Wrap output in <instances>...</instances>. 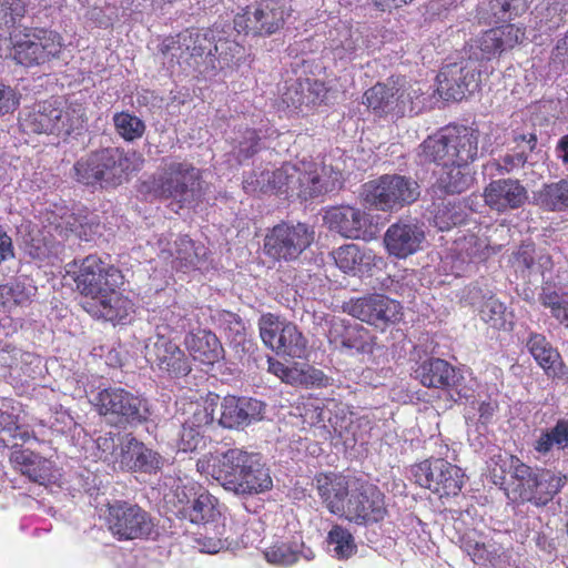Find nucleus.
<instances>
[{
    "instance_id": "10",
    "label": "nucleus",
    "mask_w": 568,
    "mask_h": 568,
    "mask_svg": "<svg viewBox=\"0 0 568 568\" xmlns=\"http://www.w3.org/2000/svg\"><path fill=\"white\" fill-rule=\"evenodd\" d=\"M315 240L314 227L305 223H281L265 236L264 252L277 261H294Z\"/></svg>"
},
{
    "instance_id": "45",
    "label": "nucleus",
    "mask_w": 568,
    "mask_h": 568,
    "mask_svg": "<svg viewBox=\"0 0 568 568\" xmlns=\"http://www.w3.org/2000/svg\"><path fill=\"white\" fill-rule=\"evenodd\" d=\"M466 205L460 200L443 202L434 216V223L440 231L462 224L466 219Z\"/></svg>"
},
{
    "instance_id": "17",
    "label": "nucleus",
    "mask_w": 568,
    "mask_h": 568,
    "mask_svg": "<svg viewBox=\"0 0 568 568\" xmlns=\"http://www.w3.org/2000/svg\"><path fill=\"white\" fill-rule=\"evenodd\" d=\"M284 22L283 6L275 0L263 1L253 10H246L234 19L237 32L268 36L276 32Z\"/></svg>"
},
{
    "instance_id": "33",
    "label": "nucleus",
    "mask_w": 568,
    "mask_h": 568,
    "mask_svg": "<svg viewBox=\"0 0 568 568\" xmlns=\"http://www.w3.org/2000/svg\"><path fill=\"white\" fill-rule=\"evenodd\" d=\"M10 460L21 474L41 485L54 477L52 462L29 449L12 452Z\"/></svg>"
},
{
    "instance_id": "42",
    "label": "nucleus",
    "mask_w": 568,
    "mask_h": 568,
    "mask_svg": "<svg viewBox=\"0 0 568 568\" xmlns=\"http://www.w3.org/2000/svg\"><path fill=\"white\" fill-rule=\"evenodd\" d=\"M326 542L328 551L339 560L348 559L357 551V545L352 532L337 524L333 525L328 531Z\"/></svg>"
},
{
    "instance_id": "49",
    "label": "nucleus",
    "mask_w": 568,
    "mask_h": 568,
    "mask_svg": "<svg viewBox=\"0 0 568 568\" xmlns=\"http://www.w3.org/2000/svg\"><path fill=\"white\" fill-rule=\"evenodd\" d=\"M540 302L544 306L550 308L555 318L568 327V292L558 294L550 287H544Z\"/></svg>"
},
{
    "instance_id": "7",
    "label": "nucleus",
    "mask_w": 568,
    "mask_h": 568,
    "mask_svg": "<svg viewBox=\"0 0 568 568\" xmlns=\"http://www.w3.org/2000/svg\"><path fill=\"white\" fill-rule=\"evenodd\" d=\"M10 40L13 59L26 67L48 62L58 57L63 47L59 33L44 29H16L10 33Z\"/></svg>"
},
{
    "instance_id": "11",
    "label": "nucleus",
    "mask_w": 568,
    "mask_h": 568,
    "mask_svg": "<svg viewBox=\"0 0 568 568\" xmlns=\"http://www.w3.org/2000/svg\"><path fill=\"white\" fill-rule=\"evenodd\" d=\"M415 481L440 498L457 496L464 486L463 470L443 458L424 460L412 469Z\"/></svg>"
},
{
    "instance_id": "54",
    "label": "nucleus",
    "mask_w": 568,
    "mask_h": 568,
    "mask_svg": "<svg viewBox=\"0 0 568 568\" xmlns=\"http://www.w3.org/2000/svg\"><path fill=\"white\" fill-rule=\"evenodd\" d=\"M475 385H477L476 382H475V384H473V397L468 399V400H470V406L465 413V418H466L467 423L471 422L475 418V415H476L475 413L477 412L479 415L478 422L481 425H487L488 423L491 422V419L498 408V405L495 400H491V399L476 400L475 399V388H474Z\"/></svg>"
},
{
    "instance_id": "64",
    "label": "nucleus",
    "mask_w": 568,
    "mask_h": 568,
    "mask_svg": "<svg viewBox=\"0 0 568 568\" xmlns=\"http://www.w3.org/2000/svg\"><path fill=\"white\" fill-rule=\"evenodd\" d=\"M329 410L320 406L310 404L304 407V413L302 414V417L304 419V423L308 424L310 426H316L324 424L326 419L331 420Z\"/></svg>"
},
{
    "instance_id": "26",
    "label": "nucleus",
    "mask_w": 568,
    "mask_h": 568,
    "mask_svg": "<svg viewBox=\"0 0 568 568\" xmlns=\"http://www.w3.org/2000/svg\"><path fill=\"white\" fill-rule=\"evenodd\" d=\"M118 456L119 467L126 470L152 473L163 465V458L160 454L130 435H126L124 442H120Z\"/></svg>"
},
{
    "instance_id": "29",
    "label": "nucleus",
    "mask_w": 568,
    "mask_h": 568,
    "mask_svg": "<svg viewBox=\"0 0 568 568\" xmlns=\"http://www.w3.org/2000/svg\"><path fill=\"white\" fill-rule=\"evenodd\" d=\"M328 341L335 349L349 355L373 352V338L362 325L334 323L328 333Z\"/></svg>"
},
{
    "instance_id": "22",
    "label": "nucleus",
    "mask_w": 568,
    "mask_h": 568,
    "mask_svg": "<svg viewBox=\"0 0 568 568\" xmlns=\"http://www.w3.org/2000/svg\"><path fill=\"white\" fill-rule=\"evenodd\" d=\"M324 222L329 230L337 232L344 237L354 240H366L369 215L361 209L351 205L332 206L325 211Z\"/></svg>"
},
{
    "instance_id": "16",
    "label": "nucleus",
    "mask_w": 568,
    "mask_h": 568,
    "mask_svg": "<svg viewBox=\"0 0 568 568\" xmlns=\"http://www.w3.org/2000/svg\"><path fill=\"white\" fill-rule=\"evenodd\" d=\"M416 378L426 387L453 389L459 398L473 397L475 379L457 372L448 362L440 358H430L423 362L415 371Z\"/></svg>"
},
{
    "instance_id": "55",
    "label": "nucleus",
    "mask_w": 568,
    "mask_h": 568,
    "mask_svg": "<svg viewBox=\"0 0 568 568\" xmlns=\"http://www.w3.org/2000/svg\"><path fill=\"white\" fill-rule=\"evenodd\" d=\"M26 3L23 0H0V30H9L24 17Z\"/></svg>"
},
{
    "instance_id": "51",
    "label": "nucleus",
    "mask_w": 568,
    "mask_h": 568,
    "mask_svg": "<svg viewBox=\"0 0 568 568\" xmlns=\"http://www.w3.org/2000/svg\"><path fill=\"white\" fill-rule=\"evenodd\" d=\"M29 301L26 286L19 282L0 285V308L11 312Z\"/></svg>"
},
{
    "instance_id": "9",
    "label": "nucleus",
    "mask_w": 568,
    "mask_h": 568,
    "mask_svg": "<svg viewBox=\"0 0 568 568\" xmlns=\"http://www.w3.org/2000/svg\"><path fill=\"white\" fill-rule=\"evenodd\" d=\"M264 345L277 355L303 358L307 352V339L298 327L280 316L265 313L257 322Z\"/></svg>"
},
{
    "instance_id": "3",
    "label": "nucleus",
    "mask_w": 568,
    "mask_h": 568,
    "mask_svg": "<svg viewBox=\"0 0 568 568\" xmlns=\"http://www.w3.org/2000/svg\"><path fill=\"white\" fill-rule=\"evenodd\" d=\"M143 159L136 152L119 148L95 151L74 164L77 180L90 186L114 187L141 169Z\"/></svg>"
},
{
    "instance_id": "18",
    "label": "nucleus",
    "mask_w": 568,
    "mask_h": 568,
    "mask_svg": "<svg viewBox=\"0 0 568 568\" xmlns=\"http://www.w3.org/2000/svg\"><path fill=\"white\" fill-rule=\"evenodd\" d=\"M525 31L515 24L497 27L485 31L468 44L470 60H490L497 53L523 42Z\"/></svg>"
},
{
    "instance_id": "44",
    "label": "nucleus",
    "mask_w": 568,
    "mask_h": 568,
    "mask_svg": "<svg viewBox=\"0 0 568 568\" xmlns=\"http://www.w3.org/2000/svg\"><path fill=\"white\" fill-rule=\"evenodd\" d=\"M535 361L549 377L562 374L564 365L559 353L546 343L545 337L539 335H535Z\"/></svg>"
},
{
    "instance_id": "19",
    "label": "nucleus",
    "mask_w": 568,
    "mask_h": 568,
    "mask_svg": "<svg viewBox=\"0 0 568 568\" xmlns=\"http://www.w3.org/2000/svg\"><path fill=\"white\" fill-rule=\"evenodd\" d=\"M349 315L376 327H384L398 320L400 306L394 300L373 294L351 301L346 305Z\"/></svg>"
},
{
    "instance_id": "39",
    "label": "nucleus",
    "mask_w": 568,
    "mask_h": 568,
    "mask_svg": "<svg viewBox=\"0 0 568 568\" xmlns=\"http://www.w3.org/2000/svg\"><path fill=\"white\" fill-rule=\"evenodd\" d=\"M519 0H484L476 10L478 23H499L518 13Z\"/></svg>"
},
{
    "instance_id": "23",
    "label": "nucleus",
    "mask_w": 568,
    "mask_h": 568,
    "mask_svg": "<svg viewBox=\"0 0 568 568\" xmlns=\"http://www.w3.org/2000/svg\"><path fill=\"white\" fill-rule=\"evenodd\" d=\"M160 256L163 260H172V267L180 271L201 268L205 263L207 250L202 244L194 243L187 236H180L171 244L166 239L158 241Z\"/></svg>"
},
{
    "instance_id": "60",
    "label": "nucleus",
    "mask_w": 568,
    "mask_h": 568,
    "mask_svg": "<svg viewBox=\"0 0 568 568\" xmlns=\"http://www.w3.org/2000/svg\"><path fill=\"white\" fill-rule=\"evenodd\" d=\"M126 436L109 433L100 436L97 439V446L102 452V458L105 460L118 464V454L120 453V442H124Z\"/></svg>"
},
{
    "instance_id": "15",
    "label": "nucleus",
    "mask_w": 568,
    "mask_h": 568,
    "mask_svg": "<svg viewBox=\"0 0 568 568\" xmlns=\"http://www.w3.org/2000/svg\"><path fill=\"white\" fill-rule=\"evenodd\" d=\"M144 357L154 369L171 377L185 376L191 372L185 353L160 329L146 339Z\"/></svg>"
},
{
    "instance_id": "24",
    "label": "nucleus",
    "mask_w": 568,
    "mask_h": 568,
    "mask_svg": "<svg viewBox=\"0 0 568 568\" xmlns=\"http://www.w3.org/2000/svg\"><path fill=\"white\" fill-rule=\"evenodd\" d=\"M264 413V404L250 397L226 396L220 404L219 425L240 428L257 422Z\"/></svg>"
},
{
    "instance_id": "57",
    "label": "nucleus",
    "mask_w": 568,
    "mask_h": 568,
    "mask_svg": "<svg viewBox=\"0 0 568 568\" xmlns=\"http://www.w3.org/2000/svg\"><path fill=\"white\" fill-rule=\"evenodd\" d=\"M287 180L288 178H284L282 165L275 171L261 172L256 179V187H253V190L258 187L261 192L276 191L286 194Z\"/></svg>"
},
{
    "instance_id": "20",
    "label": "nucleus",
    "mask_w": 568,
    "mask_h": 568,
    "mask_svg": "<svg viewBox=\"0 0 568 568\" xmlns=\"http://www.w3.org/2000/svg\"><path fill=\"white\" fill-rule=\"evenodd\" d=\"M480 73L469 65L449 63L437 75V91L445 100H463L479 85Z\"/></svg>"
},
{
    "instance_id": "2",
    "label": "nucleus",
    "mask_w": 568,
    "mask_h": 568,
    "mask_svg": "<svg viewBox=\"0 0 568 568\" xmlns=\"http://www.w3.org/2000/svg\"><path fill=\"white\" fill-rule=\"evenodd\" d=\"M150 190L168 201L174 212L192 207L202 196L201 170L186 161L164 159L150 181Z\"/></svg>"
},
{
    "instance_id": "34",
    "label": "nucleus",
    "mask_w": 568,
    "mask_h": 568,
    "mask_svg": "<svg viewBox=\"0 0 568 568\" xmlns=\"http://www.w3.org/2000/svg\"><path fill=\"white\" fill-rule=\"evenodd\" d=\"M184 344L192 357L203 364H213L222 357V345L210 331L190 332L185 336Z\"/></svg>"
},
{
    "instance_id": "32",
    "label": "nucleus",
    "mask_w": 568,
    "mask_h": 568,
    "mask_svg": "<svg viewBox=\"0 0 568 568\" xmlns=\"http://www.w3.org/2000/svg\"><path fill=\"white\" fill-rule=\"evenodd\" d=\"M335 264L344 273L366 272L382 262L372 250L361 248L356 244H346L333 252Z\"/></svg>"
},
{
    "instance_id": "28",
    "label": "nucleus",
    "mask_w": 568,
    "mask_h": 568,
    "mask_svg": "<svg viewBox=\"0 0 568 568\" xmlns=\"http://www.w3.org/2000/svg\"><path fill=\"white\" fill-rule=\"evenodd\" d=\"M300 173L303 176L302 199L317 196L332 192L341 186L342 173L332 165H318L314 162H300Z\"/></svg>"
},
{
    "instance_id": "59",
    "label": "nucleus",
    "mask_w": 568,
    "mask_h": 568,
    "mask_svg": "<svg viewBox=\"0 0 568 568\" xmlns=\"http://www.w3.org/2000/svg\"><path fill=\"white\" fill-rule=\"evenodd\" d=\"M258 141L260 138L254 130H245L241 139L237 140V145L232 151L237 163H242L257 152Z\"/></svg>"
},
{
    "instance_id": "14",
    "label": "nucleus",
    "mask_w": 568,
    "mask_h": 568,
    "mask_svg": "<svg viewBox=\"0 0 568 568\" xmlns=\"http://www.w3.org/2000/svg\"><path fill=\"white\" fill-rule=\"evenodd\" d=\"M387 514L384 494L373 484L353 480L344 518L359 526L376 524Z\"/></svg>"
},
{
    "instance_id": "1",
    "label": "nucleus",
    "mask_w": 568,
    "mask_h": 568,
    "mask_svg": "<svg viewBox=\"0 0 568 568\" xmlns=\"http://www.w3.org/2000/svg\"><path fill=\"white\" fill-rule=\"evenodd\" d=\"M196 468L237 496L258 495L273 487L270 469L261 457L242 448L207 453L196 462Z\"/></svg>"
},
{
    "instance_id": "12",
    "label": "nucleus",
    "mask_w": 568,
    "mask_h": 568,
    "mask_svg": "<svg viewBox=\"0 0 568 568\" xmlns=\"http://www.w3.org/2000/svg\"><path fill=\"white\" fill-rule=\"evenodd\" d=\"M106 525L119 540L148 538L154 530L151 515L138 505L116 501L108 508Z\"/></svg>"
},
{
    "instance_id": "50",
    "label": "nucleus",
    "mask_w": 568,
    "mask_h": 568,
    "mask_svg": "<svg viewBox=\"0 0 568 568\" xmlns=\"http://www.w3.org/2000/svg\"><path fill=\"white\" fill-rule=\"evenodd\" d=\"M514 481L513 491L518 494L521 501L532 500V485L530 467L520 463L518 459L513 462Z\"/></svg>"
},
{
    "instance_id": "21",
    "label": "nucleus",
    "mask_w": 568,
    "mask_h": 568,
    "mask_svg": "<svg viewBox=\"0 0 568 568\" xmlns=\"http://www.w3.org/2000/svg\"><path fill=\"white\" fill-rule=\"evenodd\" d=\"M425 240L423 225L414 221L396 222L384 234L386 251L397 258H406L420 251Z\"/></svg>"
},
{
    "instance_id": "56",
    "label": "nucleus",
    "mask_w": 568,
    "mask_h": 568,
    "mask_svg": "<svg viewBox=\"0 0 568 568\" xmlns=\"http://www.w3.org/2000/svg\"><path fill=\"white\" fill-rule=\"evenodd\" d=\"M219 402V396L205 402L204 405L195 404L192 416L183 424L202 429L204 426L212 424L215 419V407Z\"/></svg>"
},
{
    "instance_id": "58",
    "label": "nucleus",
    "mask_w": 568,
    "mask_h": 568,
    "mask_svg": "<svg viewBox=\"0 0 568 568\" xmlns=\"http://www.w3.org/2000/svg\"><path fill=\"white\" fill-rule=\"evenodd\" d=\"M205 446V438L202 432L195 427L182 425L180 438L178 440V449L183 453H192L202 449Z\"/></svg>"
},
{
    "instance_id": "38",
    "label": "nucleus",
    "mask_w": 568,
    "mask_h": 568,
    "mask_svg": "<svg viewBox=\"0 0 568 568\" xmlns=\"http://www.w3.org/2000/svg\"><path fill=\"white\" fill-rule=\"evenodd\" d=\"M201 34L199 32L185 31L178 36L176 39L171 38L163 41L161 44V52L164 55H170L172 59H186L187 57H201L204 53V48L200 42Z\"/></svg>"
},
{
    "instance_id": "47",
    "label": "nucleus",
    "mask_w": 568,
    "mask_h": 568,
    "mask_svg": "<svg viewBox=\"0 0 568 568\" xmlns=\"http://www.w3.org/2000/svg\"><path fill=\"white\" fill-rule=\"evenodd\" d=\"M113 123L116 132L125 141H134L140 139L145 131L144 122L129 112L115 113Z\"/></svg>"
},
{
    "instance_id": "25",
    "label": "nucleus",
    "mask_w": 568,
    "mask_h": 568,
    "mask_svg": "<svg viewBox=\"0 0 568 568\" xmlns=\"http://www.w3.org/2000/svg\"><path fill=\"white\" fill-rule=\"evenodd\" d=\"M83 310L91 316L110 322L124 323L134 312L133 302L110 287L95 300L82 301Z\"/></svg>"
},
{
    "instance_id": "30",
    "label": "nucleus",
    "mask_w": 568,
    "mask_h": 568,
    "mask_svg": "<svg viewBox=\"0 0 568 568\" xmlns=\"http://www.w3.org/2000/svg\"><path fill=\"white\" fill-rule=\"evenodd\" d=\"M526 199L525 187L511 179L493 181L484 191L485 203L499 213L519 207Z\"/></svg>"
},
{
    "instance_id": "36",
    "label": "nucleus",
    "mask_w": 568,
    "mask_h": 568,
    "mask_svg": "<svg viewBox=\"0 0 568 568\" xmlns=\"http://www.w3.org/2000/svg\"><path fill=\"white\" fill-rule=\"evenodd\" d=\"M327 94L325 84L318 80L305 79L292 84L284 93V101L294 108L321 104Z\"/></svg>"
},
{
    "instance_id": "62",
    "label": "nucleus",
    "mask_w": 568,
    "mask_h": 568,
    "mask_svg": "<svg viewBox=\"0 0 568 568\" xmlns=\"http://www.w3.org/2000/svg\"><path fill=\"white\" fill-rule=\"evenodd\" d=\"M283 174H284V178H288L286 195H297L298 197H302V187L304 185L303 184L304 175L302 173H300V163L283 164Z\"/></svg>"
},
{
    "instance_id": "41",
    "label": "nucleus",
    "mask_w": 568,
    "mask_h": 568,
    "mask_svg": "<svg viewBox=\"0 0 568 568\" xmlns=\"http://www.w3.org/2000/svg\"><path fill=\"white\" fill-rule=\"evenodd\" d=\"M394 94H396L395 84L377 83L365 92V103L368 109L381 116L393 115L394 109L398 105L394 102Z\"/></svg>"
},
{
    "instance_id": "37",
    "label": "nucleus",
    "mask_w": 568,
    "mask_h": 568,
    "mask_svg": "<svg viewBox=\"0 0 568 568\" xmlns=\"http://www.w3.org/2000/svg\"><path fill=\"white\" fill-rule=\"evenodd\" d=\"M182 514L193 524L207 525L221 517L217 499L209 493H202L182 508Z\"/></svg>"
},
{
    "instance_id": "53",
    "label": "nucleus",
    "mask_w": 568,
    "mask_h": 568,
    "mask_svg": "<svg viewBox=\"0 0 568 568\" xmlns=\"http://www.w3.org/2000/svg\"><path fill=\"white\" fill-rule=\"evenodd\" d=\"M561 486L562 478L556 476L549 470H541L537 476H535V488L538 494L544 495L539 497V501L537 504L545 505L547 501L551 500L560 490Z\"/></svg>"
},
{
    "instance_id": "27",
    "label": "nucleus",
    "mask_w": 568,
    "mask_h": 568,
    "mask_svg": "<svg viewBox=\"0 0 568 568\" xmlns=\"http://www.w3.org/2000/svg\"><path fill=\"white\" fill-rule=\"evenodd\" d=\"M317 494L325 508L333 515L344 516L353 480L337 474H318L315 477Z\"/></svg>"
},
{
    "instance_id": "31",
    "label": "nucleus",
    "mask_w": 568,
    "mask_h": 568,
    "mask_svg": "<svg viewBox=\"0 0 568 568\" xmlns=\"http://www.w3.org/2000/svg\"><path fill=\"white\" fill-rule=\"evenodd\" d=\"M268 372L292 386L320 387L327 384V377L321 369L306 364L293 363L292 365H285L276 359L268 358Z\"/></svg>"
},
{
    "instance_id": "5",
    "label": "nucleus",
    "mask_w": 568,
    "mask_h": 568,
    "mask_svg": "<svg viewBox=\"0 0 568 568\" xmlns=\"http://www.w3.org/2000/svg\"><path fill=\"white\" fill-rule=\"evenodd\" d=\"M84 122L81 109L63 110L57 101L39 102L20 118L22 130L37 134L70 135L80 130Z\"/></svg>"
},
{
    "instance_id": "40",
    "label": "nucleus",
    "mask_w": 568,
    "mask_h": 568,
    "mask_svg": "<svg viewBox=\"0 0 568 568\" xmlns=\"http://www.w3.org/2000/svg\"><path fill=\"white\" fill-rule=\"evenodd\" d=\"M444 172L437 180L440 190L448 194H459L466 191L473 183V175L469 166L457 164L442 165Z\"/></svg>"
},
{
    "instance_id": "52",
    "label": "nucleus",
    "mask_w": 568,
    "mask_h": 568,
    "mask_svg": "<svg viewBox=\"0 0 568 568\" xmlns=\"http://www.w3.org/2000/svg\"><path fill=\"white\" fill-rule=\"evenodd\" d=\"M264 555L270 564L278 566L293 565L300 558L297 546L287 542H277L268 547Z\"/></svg>"
},
{
    "instance_id": "61",
    "label": "nucleus",
    "mask_w": 568,
    "mask_h": 568,
    "mask_svg": "<svg viewBox=\"0 0 568 568\" xmlns=\"http://www.w3.org/2000/svg\"><path fill=\"white\" fill-rule=\"evenodd\" d=\"M416 90L396 87L394 102L398 105L394 109L393 115L403 116L406 114L417 113V110L414 106V98H416Z\"/></svg>"
},
{
    "instance_id": "35",
    "label": "nucleus",
    "mask_w": 568,
    "mask_h": 568,
    "mask_svg": "<svg viewBox=\"0 0 568 568\" xmlns=\"http://www.w3.org/2000/svg\"><path fill=\"white\" fill-rule=\"evenodd\" d=\"M329 47L335 58L354 59L365 51L366 43L358 29L342 26L331 32Z\"/></svg>"
},
{
    "instance_id": "46",
    "label": "nucleus",
    "mask_w": 568,
    "mask_h": 568,
    "mask_svg": "<svg viewBox=\"0 0 568 568\" xmlns=\"http://www.w3.org/2000/svg\"><path fill=\"white\" fill-rule=\"evenodd\" d=\"M565 181L547 184L539 191L537 204L549 211H562L567 209Z\"/></svg>"
},
{
    "instance_id": "4",
    "label": "nucleus",
    "mask_w": 568,
    "mask_h": 568,
    "mask_svg": "<svg viewBox=\"0 0 568 568\" xmlns=\"http://www.w3.org/2000/svg\"><path fill=\"white\" fill-rule=\"evenodd\" d=\"M479 132L468 126H448L428 136L418 148L419 162L469 166L478 156Z\"/></svg>"
},
{
    "instance_id": "48",
    "label": "nucleus",
    "mask_w": 568,
    "mask_h": 568,
    "mask_svg": "<svg viewBox=\"0 0 568 568\" xmlns=\"http://www.w3.org/2000/svg\"><path fill=\"white\" fill-rule=\"evenodd\" d=\"M480 316L483 321L497 329H507V326L510 325L506 306L494 296L485 301L480 310Z\"/></svg>"
},
{
    "instance_id": "43",
    "label": "nucleus",
    "mask_w": 568,
    "mask_h": 568,
    "mask_svg": "<svg viewBox=\"0 0 568 568\" xmlns=\"http://www.w3.org/2000/svg\"><path fill=\"white\" fill-rule=\"evenodd\" d=\"M192 325V318L186 308L173 305L161 311L160 323L156 324V331L163 332L166 335V331L172 334H181L189 329Z\"/></svg>"
},
{
    "instance_id": "8",
    "label": "nucleus",
    "mask_w": 568,
    "mask_h": 568,
    "mask_svg": "<svg viewBox=\"0 0 568 568\" xmlns=\"http://www.w3.org/2000/svg\"><path fill=\"white\" fill-rule=\"evenodd\" d=\"M68 274H72L77 290L84 300H95L110 287H119L123 284L121 271L109 263L103 262L97 255L83 258L80 265L77 262L68 264Z\"/></svg>"
},
{
    "instance_id": "63",
    "label": "nucleus",
    "mask_w": 568,
    "mask_h": 568,
    "mask_svg": "<svg viewBox=\"0 0 568 568\" xmlns=\"http://www.w3.org/2000/svg\"><path fill=\"white\" fill-rule=\"evenodd\" d=\"M20 103V97L9 85L0 83V115L13 112Z\"/></svg>"
},
{
    "instance_id": "13",
    "label": "nucleus",
    "mask_w": 568,
    "mask_h": 568,
    "mask_svg": "<svg viewBox=\"0 0 568 568\" xmlns=\"http://www.w3.org/2000/svg\"><path fill=\"white\" fill-rule=\"evenodd\" d=\"M93 404L99 414L113 425L142 423L146 419V409L142 399L123 388H108L99 392Z\"/></svg>"
},
{
    "instance_id": "6",
    "label": "nucleus",
    "mask_w": 568,
    "mask_h": 568,
    "mask_svg": "<svg viewBox=\"0 0 568 568\" xmlns=\"http://www.w3.org/2000/svg\"><path fill=\"white\" fill-rule=\"evenodd\" d=\"M419 196V185L410 178L383 175L363 185L364 202L378 211H397L415 202Z\"/></svg>"
}]
</instances>
